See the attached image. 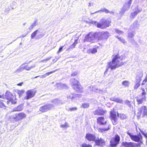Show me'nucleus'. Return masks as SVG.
Here are the masks:
<instances>
[{
  "instance_id": "obj_16",
  "label": "nucleus",
  "mask_w": 147,
  "mask_h": 147,
  "mask_svg": "<svg viewBox=\"0 0 147 147\" xmlns=\"http://www.w3.org/2000/svg\"><path fill=\"white\" fill-rule=\"evenodd\" d=\"M97 123L100 125H102L106 123L107 121L103 117H99L97 119Z\"/></svg>"
},
{
  "instance_id": "obj_33",
  "label": "nucleus",
  "mask_w": 147,
  "mask_h": 147,
  "mask_svg": "<svg viewBox=\"0 0 147 147\" xmlns=\"http://www.w3.org/2000/svg\"><path fill=\"white\" fill-rule=\"evenodd\" d=\"M24 91L23 90H19L18 91V94H19V97L22 96L24 93Z\"/></svg>"
},
{
  "instance_id": "obj_13",
  "label": "nucleus",
  "mask_w": 147,
  "mask_h": 147,
  "mask_svg": "<svg viewBox=\"0 0 147 147\" xmlns=\"http://www.w3.org/2000/svg\"><path fill=\"white\" fill-rule=\"evenodd\" d=\"M106 113V110L100 108H98L93 112V113L94 115H103Z\"/></svg>"
},
{
  "instance_id": "obj_59",
  "label": "nucleus",
  "mask_w": 147,
  "mask_h": 147,
  "mask_svg": "<svg viewBox=\"0 0 147 147\" xmlns=\"http://www.w3.org/2000/svg\"><path fill=\"white\" fill-rule=\"evenodd\" d=\"M127 134H128V135H129V136H130V138H131H131H132V137L134 135H132L131 134V133H130L128 131H127Z\"/></svg>"
},
{
  "instance_id": "obj_2",
  "label": "nucleus",
  "mask_w": 147,
  "mask_h": 147,
  "mask_svg": "<svg viewBox=\"0 0 147 147\" xmlns=\"http://www.w3.org/2000/svg\"><path fill=\"white\" fill-rule=\"evenodd\" d=\"M101 22V23H98L96 21H92L91 23L96 26L98 28L103 29L109 27L111 21L107 19H102Z\"/></svg>"
},
{
  "instance_id": "obj_52",
  "label": "nucleus",
  "mask_w": 147,
  "mask_h": 147,
  "mask_svg": "<svg viewBox=\"0 0 147 147\" xmlns=\"http://www.w3.org/2000/svg\"><path fill=\"white\" fill-rule=\"evenodd\" d=\"M142 95L146 96V93L145 91V89L143 88H142Z\"/></svg>"
},
{
  "instance_id": "obj_32",
  "label": "nucleus",
  "mask_w": 147,
  "mask_h": 147,
  "mask_svg": "<svg viewBox=\"0 0 147 147\" xmlns=\"http://www.w3.org/2000/svg\"><path fill=\"white\" fill-rule=\"evenodd\" d=\"M141 78H139V80L138 82H137L136 83V84L134 86V89H137L140 86V81L141 80Z\"/></svg>"
},
{
  "instance_id": "obj_9",
  "label": "nucleus",
  "mask_w": 147,
  "mask_h": 147,
  "mask_svg": "<svg viewBox=\"0 0 147 147\" xmlns=\"http://www.w3.org/2000/svg\"><path fill=\"white\" fill-rule=\"evenodd\" d=\"M132 0H127L126 2L121 8L120 11L121 13L123 14L126 11L129 9Z\"/></svg>"
},
{
  "instance_id": "obj_49",
  "label": "nucleus",
  "mask_w": 147,
  "mask_h": 147,
  "mask_svg": "<svg viewBox=\"0 0 147 147\" xmlns=\"http://www.w3.org/2000/svg\"><path fill=\"white\" fill-rule=\"evenodd\" d=\"M139 129L141 133L144 135V136L146 138H147V134L144 132V131H142L140 129Z\"/></svg>"
},
{
  "instance_id": "obj_39",
  "label": "nucleus",
  "mask_w": 147,
  "mask_h": 147,
  "mask_svg": "<svg viewBox=\"0 0 147 147\" xmlns=\"http://www.w3.org/2000/svg\"><path fill=\"white\" fill-rule=\"evenodd\" d=\"M22 68V65L18 68L16 71L15 72L19 73L22 71L23 70Z\"/></svg>"
},
{
  "instance_id": "obj_6",
  "label": "nucleus",
  "mask_w": 147,
  "mask_h": 147,
  "mask_svg": "<svg viewBox=\"0 0 147 147\" xmlns=\"http://www.w3.org/2000/svg\"><path fill=\"white\" fill-rule=\"evenodd\" d=\"M98 40H106L108 38L109 34L107 32H97Z\"/></svg>"
},
{
  "instance_id": "obj_19",
  "label": "nucleus",
  "mask_w": 147,
  "mask_h": 147,
  "mask_svg": "<svg viewBox=\"0 0 147 147\" xmlns=\"http://www.w3.org/2000/svg\"><path fill=\"white\" fill-rule=\"evenodd\" d=\"M13 97V95L11 93L8 91H6L5 96V98L10 100L12 99Z\"/></svg>"
},
{
  "instance_id": "obj_15",
  "label": "nucleus",
  "mask_w": 147,
  "mask_h": 147,
  "mask_svg": "<svg viewBox=\"0 0 147 147\" xmlns=\"http://www.w3.org/2000/svg\"><path fill=\"white\" fill-rule=\"evenodd\" d=\"M136 101L138 104H142L146 100V96L140 95L136 97Z\"/></svg>"
},
{
  "instance_id": "obj_62",
  "label": "nucleus",
  "mask_w": 147,
  "mask_h": 147,
  "mask_svg": "<svg viewBox=\"0 0 147 147\" xmlns=\"http://www.w3.org/2000/svg\"><path fill=\"white\" fill-rule=\"evenodd\" d=\"M77 41H78L77 39H76V40H75L73 44L75 46H76V45L78 43Z\"/></svg>"
},
{
  "instance_id": "obj_12",
  "label": "nucleus",
  "mask_w": 147,
  "mask_h": 147,
  "mask_svg": "<svg viewBox=\"0 0 147 147\" xmlns=\"http://www.w3.org/2000/svg\"><path fill=\"white\" fill-rule=\"evenodd\" d=\"M36 92L34 90H30L27 91L26 95L24 97V99L28 100L33 97L34 95Z\"/></svg>"
},
{
  "instance_id": "obj_41",
  "label": "nucleus",
  "mask_w": 147,
  "mask_h": 147,
  "mask_svg": "<svg viewBox=\"0 0 147 147\" xmlns=\"http://www.w3.org/2000/svg\"><path fill=\"white\" fill-rule=\"evenodd\" d=\"M60 127L63 128L67 127H69V125L67 122H66L64 124L61 125Z\"/></svg>"
},
{
  "instance_id": "obj_17",
  "label": "nucleus",
  "mask_w": 147,
  "mask_h": 147,
  "mask_svg": "<svg viewBox=\"0 0 147 147\" xmlns=\"http://www.w3.org/2000/svg\"><path fill=\"white\" fill-rule=\"evenodd\" d=\"M137 144L132 142H123L122 145L125 147H134Z\"/></svg>"
},
{
  "instance_id": "obj_1",
  "label": "nucleus",
  "mask_w": 147,
  "mask_h": 147,
  "mask_svg": "<svg viewBox=\"0 0 147 147\" xmlns=\"http://www.w3.org/2000/svg\"><path fill=\"white\" fill-rule=\"evenodd\" d=\"M125 55L119 56V54H117L115 55L113 57L112 61L108 63L106 66L107 69L104 74L106 73L109 68L111 70L114 69L116 67L123 65V63L122 62H120V61L125 59Z\"/></svg>"
},
{
  "instance_id": "obj_30",
  "label": "nucleus",
  "mask_w": 147,
  "mask_h": 147,
  "mask_svg": "<svg viewBox=\"0 0 147 147\" xmlns=\"http://www.w3.org/2000/svg\"><path fill=\"white\" fill-rule=\"evenodd\" d=\"M23 106L20 105L13 109V111H20L22 110Z\"/></svg>"
},
{
  "instance_id": "obj_45",
  "label": "nucleus",
  "mask_w": 147,
  "mask_h": 147,
  "mask_svg": "<svg viewBox=\"0 0 147 147\" xmlns=\"http://www.w3.org/2000/svg\"><path fill=\"white\" fill-rule=\"evenodd\" d=\"M77 109V108L76 107H74L73 108H69L68 110V111H76Z\"/></svg>"
},
{
  "instance_id": "obj_35",
  "label": "nucleus",
  "mask_w": 147,
  "mask_h": 147,
  "mask_svg": "<svg viewBox=\"0 0 147 147\" xmlns=\"http://www.w3.org/2000/svg\"><path fill=\"white\" fill-rule=\"evenodd\" d=\"M89 51L92 54H94L97 52V49L96 48H94L90 49Z\"/></svg>"
},
{
  "instance_id": "obj_22",
  "label": "nucleus",
  "mask_w": 147,
  "mask_h": 147,
  "mask_svg": "<svg viewBox=\"0 0 147 147\" xmlns=\"http://www.w3.org/2000/svg\"><path fill=\"white\" fill-rule=\"evenodd\" d=\"M141 10V9H139L138 7H137L135 9V11L131 13V17L132 18H134L135 16L138 14V13L140 12Z\"/></svg>"
},
{
  "instance_id": "obj_26",
  "label": "nucleus",
  "mask_w": 147,
  "mask_h": 147,
  "mask_svg": "<svg viewBox=\"0 0 147 147\" xmlns=\"http://www.w3.org/2000/svg\"><path fill=\"white\" fill-rule=\"evenodd\" d=\"M107 128H99L98 130L99 132H103L105 131H106L108 130L111 127V126L109 124H107Z\"/></svg>"
},
{
  "instance_id": "obj_64",
  "label": "nucleus",
  "mask_w": 147,
  "mask_h": 147,
  "mask_svg": "<svg viewBox=\"0 0 147 147\" xmlns=\"http://www.w3.org/2000/svg\"><path fill=\"white\" fill-rule=\"evenodd\" d=\"M93 5V4L92 3H89L88 5V6L89 7H90L92 5Z\"/></svg>"
},
{
  "instance_id": "obj_21",
  "label": "nucleus",
  "mask_w": 147,
  "mask_h": 147,
  "mask_svg": "<svg viewBox=\"0 0 147 147\" xmlns=\"http://www.w3.org/2000/svg\"><path fill=\"white\" fill-rule=\"evenodd\" d=\"M57 70H58V69H56L55 70H54V71H51V72H49L47 73H46L45 74H44L43 75H42V76H36V77H35L34 78H36L39 77H40V78H46V77L47 76H49L51 74H52L53 73H54L55 72V71H57Z\"/></svg>"
},
{
  "instance_id": "obj_25",
  "label": "nucleus",
  "mask_w": 147,
  "mask_h": 147,
  "mask_svg": "<svg viewBox=\"0 0 147 147\" xmlns=\"http://www.w3.org/2000/svg\"><path fill=\"white\" fill-rule=\"evenodd\" d=\"M56 86L58 89L67 88L68 86L65 84L57 83Z\"/></svg>"
},
{
  "instance_id": "obj_20",
  "label": "nucleus",
  "mask_w": 147,
  "mask_h": 147,
  "mask_svg": "<svg viewBox=\"0 0 147 147\" xmlns=\"http://www.w3.org/2000/svg\"><path fill=\"white\" fill-rule=\"evenodd\" d=\"M95 142L96 144L98 146L102 145L105 142L104 139L101 138L95 140Z\"/></svg>"
},
{
  "instance_id": "obj_3",
  "label": "nucleus",
  "mask_w": 147,
  "mask_h": 147,
  "mask_svg": "<svg viewBox=\"0 0 147 147\" xmlns=\"http://www.w3.org/2000/svg\"><path fill=\"white\" fill-rule=\"evenodd\" d=\"M45 35V32L43 30L38 28L31 34V38L33 39L35 37L36 39H38L43 37Z\"/></svg>"
},
{
  "instance_id": "obj_10",
  "label": "nucleus",
  "mask_w": 147,
  "mask_h": 147,
  "mask_svg": "<svg viewBox=\"0 0 147 147\" xmlns=\"http://www.w3.org/2000/svg\"><path fill=\"white\" fill-rule=\"evenodd\" d=\"M131 139L136 142H139L138 146H140V144L142 143V135L140 134L138 135H134Z\"/></svg>"
},
{
  "instance_id": "obj_56",
  "label": "nucleus",
  "mask_w": 147,
  "mask_h": 147,
  "mask_svg": "<svg viewBox=\"0 0 147 147\" xmlns=\"http://www.w3.org/2000/svg\"><path fill=\"white\" fill-rule=\"evenodd\" d=\"M5 106L4 103L0 101V108H3Z\"/></svg>"
},
{
  "instance_id": "obj_28",
  "label": "nucleus",
  "mask_w": 147,
  "mask_h": 147,
  "mask_svg": "<svg viewBox=\"0 0 147 147\" xmlns=\"http://www.w3.org/2000/svg\"><path fill=\"white\" fill-rule=\"evenodd\" d=\"M37 19H35L34 22L31 24L29 28L28 29L29 30H31L33 29V27L38 24V23L37 22Z\"/></svg>"
},
{
  "instance_id": "obj_24",
  "label": "nucleus",
  "mask_w": 147,
  "mask_h": 147,
  "mask_svg": "<svg viewBox=\"0 0 147 147\" xmlns=\"http://www.w3.org/2000/svg\"><path fill=\"white\" fill-rule=\"evenodd\" d=\"M100 11H102V12H105V13H110V14H113V11H109L107 9H105V8H104L102 9H101L100 10H99L98 11H95V12H94V13H91V14H93L94 13H96L98 12H99Z\"/></svg>"
},
{
  "instance_id": "obj_18",
  "label": "nucleus",
  "mask_w": 147,
  "mask_h": 147,
  "mask_svg": "<svg viewBox=\"0 0 147 147\" xmlns=\"http://www.w3.org/2000/svg\"><path fill=\"white\" fill-rule=\"evenodd\" d=\"M86 139L90 141H95V136L91 134H86Z\"/></svg>"
},
{
  "instance_id": "obj_63",
  "label": "nucleus",
  "mask_w": 147,
  "mask_h": 147,
  "mask_svg": "<svg viewBox=\"0 0 147 147\" xmlns=\"http://www.w3.org/2000/svg\"><path fill=\"white\" fill-rule=\"evenodd\" d=\"M0 98H5V95H0Z\"/></svg>"
},
{
  "instance_id": "obj_5",
  "label": "nucleus",
  "mask_w": 147,
  "mask_h": 147,
  "mask_svg": "<svg viewBox=\"0 0 147 147\" xmlns=\"http://www.w3.org/2000/svg\"><path fill=\"white\" fill-rule=\"evenodd\" d=\"M26 116V115L23 113H16L11 117V119L14 121H17L20 120H21Z\"/></svg>"
},
{
  "instance_id": "obj_8",
  "label": "nucleus",
  "mask_w": 147,
  "mask_h": 147,
  "mask_svg": "<svg viewBox=\"0 0 147 147\" xmlns=\"http://www.w3.org/2000/svg\"><path fill=\"white\" fill-rule=\"evenodd\" d=\"M54 105L51 104H47L41 107L39 110L42 112H45L50 110L54 107Z\"/></svg>"
},
{
  "instance_id": "obj_37",
  "label": "nucleus",
  "mask_w": 147,
  "mask_h": 147,
  "mask_svg": "<svg viewBox=\"0 0 147 147\" xmlns=\"http://www.w3.org/2000/svg\"><path fill=\"white\" fill-rule=\"evenodd\" d=\"M80 147H92V146L90 145L83 143L80 145Z\"/></svg>"
},
{
  "instance_id": "obj_51",
  "label": "nucleus",
  "mask_w": 147,
  "mask_h": 147,
  "mask_svg": "<svg viewBox=\"0 0 147 147\" xmlns=\"http://www.w3.org/2000/svg\"><path fill=\"white\" fill-rule=\"evenodd\" d=\"M147 81V76H146L144 80L143 81L142 83V85H144Z\"/></svg>"
},
{
  "instance_id": "obj_44",
  "label": "nucleus",
  "mask_w": 147,
  "mask_h": 147,
  "mask_svg": "<svg viewBox=\"0 0 147 147\" xmlns=\"http://www.w3.org/2000/svg\"><path fill=\"white\" fill-rule=\"evenodd\" d=\"M117 38L118 39H119V40L123 43H125V40L123 38L118 37V36H117Z\"/></svg>"
},
{
  "instance_id": "obj_11",
  "label": "nucleus",
  "mask_w": 147,
  "mask_h": 147,
  "mask_svg": "<svg viewBox=\"0 0 147 147\" xmlns=\"http://www.w3.org/2000/svg\"><path fill=\"white\" fill-rule=\"evenodd\" d=\"M120 139L119 136L117 135H116L115 138L111 139L110 141V144L111 146L113 147L115 146L119 143Z\"/></svg>"
},
{
  "instance_id": "obj_48",
  "label": "nucleus",
  "mask_w": 147,
  "mask_h": 147,
  "mask_svg": "<svg viewBox=\"0 0 147 147\" xmlns=\"http://www.w3.org/2000/svg\"><path fill=\"white\" fill-rule=\"evenodd\" d=\"M139 129L141 133L144 135V136L146 138H147V134L144 132V131H142L140 129Z\"/></svg>"
},
{
  "instance_id": "obj_61",
  "label": "nucleus",
  "mask_w": 147,
  "mask_h": 147,
  "mask_svg": "<svg viewBox=\"0 0 147 147\" xmlns=\"http://www.w3.org/2000/svg\"><path fill=\"white\" fill-rule=\"evenodd\" d=\"M51 57H48L47 58V59H45V60H42L41 61L42 62H44V61H48L49 60V59H51Z\"/></svg>"
},
{
  "instance_id": "obj_27",
  "label": "nucleus",
  "mask_w": 147,
  "mask_h": 147,
  "mask_svg": "<svg viewBox=\"0 0 147 147\" xmlns=\"http://www.w3.org/2000/svg\"><path fill=\"white\" fill-rule=\"evenodd\" d=\"M52 102L56 105L62 104L63 103L60 100L57 99L53 100Z\"/></svg>"
},
{
  "instance_id": "obj_29",
  "label": "nucleus",
  "mask_w": 147,
  "mask_h": 147,
  "mask_svg": "<svg viewBox=\"0 0 147 147\" xmlns=\"http://www.w3.org/2000/svg\"><path fill=\"white\" fill-rule=\"evenodd\" d=\"M110 116L111 117V119L117 118L116 113L113 111H111Z\"/></svg>"
},
{
  "instance_id": "obj_53",
  "label": "nucleus",
  "mask_w": 147,
  "mask_h": 147,
  "mask_svg": "<svg viewBox=\"0 0 147 147\" xmlns=\"http://www.w3.org/2000/svg\"><path fill=\"white\" fill-rule=\"evenodd\" d=\"M75 47V46L73 44L72 45H71L69 47V48L67 49V50H68L74 48Z\"/></svg>"
},
{
  "instance_id": "obj_42",
  "label": "nucleus",
  "mask_w": 147,
  "mask_h": 147,
  "mask_svg": "<svg viewBox=\"0 0 147 147\" xmlns=\"http://www.w3.org/2000/svg\"><path fill=\"white\" fill-rule=\"evenodd\" d=\"M115 102H117L118 103H123V100L119 98H116V100H115Z\"/></svg>"
},
{
  "instance_id": "obj_43",
  "label": "nucleus",
  "mask_w": 147,
  "mask_h": 147,
  "mask_svg": "<svg viewBox=\"0 0 147 147\" xmlns=\"http://www.w3.org/2000/svg\"><path fill=\"white\" fill-rule=\"evenodd\" d=\"M113 125H116L117 124V118L111 119Z\"/></svg>"
},
{
  "instance_id": "obj_38",
  "label": "nucleus",
  "mask_w": 147,
  "mask_h": 147,
  "mask_svg": "<svg viewBox=\"0 0 147 147\" xmlns=\"http://www.w3.org/2000/svg\"><path fill=\"white\" fill-rule=\"evenodd\" d=\"M115 32L117 34H119V35H121L123 34V32L121 30H120L117 29H115Z\"/></svg>"
},
{
  "instance_id": "obj_46",
  "label": "nucleus",
  "mask_w": 147,
  "mask_h": 147,
  "mask_svg": "<svg viewBox=\"0 0 147 147\" xmlns=\"http://www.w3.org/2000/svg\"><path fill=\"white\" fill-rule=\"evenodd\" d=\"M64 47V46H62L59 49L58 51L57 52V54H59L60 52H61L63 50V49Z\"/></svg>"
},
{
  "instance_id": "obj_57",
  "label": "nucleus",
  "mask_w": 147,
  "mask_h": 147,
  "mask_svg": "<svg viewBox=\"0 0 147 147\" xmlns=\"http://www.w3.org/2000/svg\"><path fill=\"white\" fill-rule=\"evenodd\" d=\"M92 87H93L92 91H97L98 89L95 88V86H92Z\"/></svg>"
},
{
  "instance_id": "obj_31",
  "label": "nucleus",
  "mask_w": 147,
  "mask_h": 147,
  "mask_svg": "<svg viewBox=\"0 0 147 147\" xmlns=\"http://www.w3.org/2000/svg\"><path fill=\"white\" fill-rule=\"evenodd\" d=\"M117 116L118 117H119L121 119H124L126 118V116L123 114H118L117 113Z\"/></svg>"
},
{
  "instance_id": "obj_55",
  "label": "nucleus",
  "mask_w": 147,
  "mask_h": 147,
  "mask_svg": "<svg viewBox=\"0 0 147 147\" xmlns=\"http://www.w3.org/2000/svg\"><path fill=\"white\" fill-rule=\"evenodd\" d=\"M68 98H71L72 100H73V99L74 98L72 94H71L69 96H67Z\"/></svg>"
},
{
  "instance_id": "obj_7",
  "label": "nucleus",
  "mask_w": 147,
  "mask_h": 147,
  "mask_svg": "<svg viewBox=\"0 0 147 147\" xmlns=\"http://www.w3.org/2000/svg\"><path fill=\"white\" fill-rule=\"evenodd\" d=\"M70 82L72 83V85L74 89L80 92L81 90H80L81 89V86L79 82L74 79L71 80Z\"/></svg>"
},
{
  "instance_id": "obj_34",
  "label": "nucleus",
  "mask_w": 147,
  "mask_h": 147,
  "mask_svg": "<svg viewBox=\"0 0 147 147\" xmlns=\"http://www.w3.org/2000/svg\"><path fill=\"white\" fill-rule=\"evenodd\" d=\"M89 106V104L88 103H82V107L84 108H88Z\"/></svg>"
},
{
  "instance_id": "obj_60",
  "label": "nucleus",
  "mask_w": 147,
  "mask_h": 147,
  "mask_svg": "<svg viewBox=\"0 0 147 147\" xmlns=\"http://www.w3.org/2000/svg\"><path fill=\"white\" fill-rule=\"evenodd\" d=\"M77 74V72H75L74 73H73L72 74H71V76H76Z\"/></svg>"
},
{
  "instance_id": "obj_54",
  "label": "nucleus",
  "mask_w": 147,
  "mask_h": 147,
  "mask_svg": "<svg viewBox=\"0 0 147 147\" xmlns=\"http://www.w3.org/2000/svg\"><path fill=\"white\" fill-rule=\"evenodd\" d=\"M125 103L128 105L129 106L130 105V102L127 100H126L125 101Z\"/></svg>"
},
{
  "instance_id": "obj_4",
  "label": "nucleus",
  "mask_w": 147,
  "mask_h": 147,
  "mask_svg": "<svg viewBox=\"0 0 147 147\" xmlns=\"http://www.w3.org/2000/svg\"><path fill=\"white\" fill-rule=\"evenodd\" d=\"M97 40L98 38L97 33H92L91 32L86 36L84 40V42L88 41L93 43Z\"/></svg>"
},
{
  "instance_id": "obj_47",
  "label": "nucleus",
  "mask_w": 147,
  "mask_h": 147,
  "mask_svg": "<svg viewBox=\"0 0 147 147\" xmlns=\"http://www.w3.org/2000/svg\"><path fill=\"white\" fill-rule=\"evenodd\" d=\"M139 129L141 133L144 135V136L146 138H147V134L144 132V131H142L140 129Z\"/></svg>"
},
{
  "instance_id": "obj_58",
  "label": "nucleus",
  "mask_w": 147,
  "mask_h": 147,
  "mask_svg": "<svg viewBox=\"0 0 147 147\" xmlns=\"http://www.w3.org/2000/svg\"><path fill=\"white\" fill-rule=\"evenodd\" d=\"M116 98L114 97H112L110 98V100L112 101H114L115 102V100H116Z\"/></svg>"
},
{
  "instance_id": "obj_14",
  "label": "nucleus",
  "mask_w": 147,
  "mask_h": 147,
  "mask_svg": "<svg viewBox=\"0 0 147 147\" xmlns=\"http://www.w3.org/2000/svg\"><path fill=\"white\" fill-rule=\"evenodd\" d=\"M138 116H140L142 114L144 116L147 114V109L145 106L142 107L141 109H138Z\"/></svg>"
},
{
  "instance_id": "obj_36",
  "label": "nucleus",
  "mask_w": 147,
  "mask_h": 147,
  "mask_svg": "<svg viewBox=\"0 0 147 147\" xmlns=\"http://www.w3.org/2000/svg\"><path fill=\"white\" fill-rule=\"evenodd\" d=\"M122 84L126 87H128L129 85V82L127 81H123L122 83Z\"/></svg>"
},
{
  "instance_id": "obj_50",
  "label": "nucleus",
  "mask_w": 147,
  "mask_h": 147,
  "mask_svg": "<svg viewBox=\"0 0 147 147\" xmlns=\"http://www.w3.org/2000/svg\"><path fill=\"white\" fill-rule=\"evenodd\" d=\"M139 129L141 133L144 135V136L146 138H147V134L144 132V131H142L140 129Z\"/></svg>"
},
{
  "instance_id": "obj_23",
  "label": "nucleus",
  "mask_w": 147,
  "mask_h": 147,
  "mask_svg": "<svg viewBox=\"0 0 147 147\" xmlns=\"http://www.w3.org/2000/svg\"><path fill=\"white\" fill-rule=\"evenodd\" d=\"M23 69H25V70L28 71L30 70L32 68H34L35 67L36 65L34 64L32 65L29 67L28 65H25L24 64L22 65Z\"/></svg>"
},
{
  "instance_id": "obj_40",
  "label": "nucleus",
  "mask_w": 147,
  "mask_h": 147,
  "mask_svg": "<svg viewBox=\"0 0 147 147\" xmlns=\"http://www.w3.org/2000/svg\"><path fill=\"white\" fill-rule=\"evenodd\" d=\"M135 32H129L128 34V37L129 38H132L134 36Z\"/></svg>"
}]
</instances>
